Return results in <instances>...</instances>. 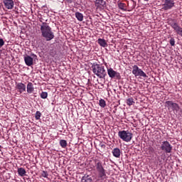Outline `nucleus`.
Wrapping results in <instances>:
<instances>
[{"label": "nucleus", "mask_w": 182, "mask_h": 182, "mask_svg": "<svg viewBox=\"0 0 182 182\" xmlns=\"http://www.w3.org/2000/svg\"><path fill=\"white\" fill-rule=\"evenodd\" d=\"M40 96H41V99H47L48 98V92H42Z\"/></svg>", "instance_id": "nucleus-26"}, {"label": "nucleus", "mask_w": 182, "mask_h": 182, "mask_svg": "<svg viewBox=\"0 0 182 182\" xmlns=\"http://www.w3.org/2000/svg\"><path fill=\"white\" fill-rule=\"evenodd\" d=\"M107 75L111 79H117L118 80H120V79H122L120 73L115 71L112 68H107Z\"/></svg>", "instance_id": "nucleus-7"}, {"label": "nucleus", "mask_w": 182, "mask_h": 182, "mask_svg": "<svg viewBox=\"0 0 182 182\" xmlns=\"http://www.w3.org/2000/svg\"><path fill=\"white\" fill-rule=\"evenodd\" d=\"M75 18L77 19V21L82 22L83 21V14L80 12H76Z\"/></svg>", "instance_id": "nucleus-19"}, {"label": "nucleus", "mask_w": 182, "mask_h": 182, "mask_svg": "<svg viewBox=\"0 0 182 182\" xmlns=\"http://www.w3.org/2000/svg\"><path fill=\"white\" fill-rule=\"evenodd\" d=\"M118 8L119 9H122V11H124L126 9V4L124 3H119L118 4Z\"/></svg>", "instance_id": "nucleus-23"}, {"label": "nucleus", "mask_w": 182, "mask_h": 182, "mask_svg": "<svg viewBox=\"0 0 182 182\" xmlns=\"http://www.w3.org/2000/svg\"><path fill=\"white\" fill-rule=\"evenodd\" d=\"M100 146L102 147V149H106V145H105L103 143H100Z\"/></svg>", "instance_id": "nucleus-32"}, {"label": "nucleus", "mask_w": 182, "mask_h": 182, "mask_svg": "<svg viewBox=\"0 0 182 182\" xmlns=\"http://www.w3.org/2000/svg\"><path fill=\"white\" fill-rule=\"evenodd\" d=\"M60 146L63 149H66V147H68V141L65 139L60 140Z\"/></svg>", "instance_id": "nucleus-20"}, {"label": "nucleus", "mask_w": 182, "mask_h": 182, "mask_svg": "<svg viewBox=\"0 0 182 182\" xmlns=\"http://www.w3.org/2000/svg\"><path fill=\"white\" fill-rule=\"evenodd\" d=\"M174 0H165L163 9H164V11L171 9V8L174 6Z\"/></svg>", "instance_id": "nucleus-9"}, {"label": "nucleus", "mask_w": 182, "mask_h": 182, "mask_svg": "<svg viewBox=\"0 0 182 182\" xmlns=\"http://www.w3.org/2000/svg\"><path fill=\"white\" fill-rule=\"evenodd\" d=\"M148 150H149V154H154L155 151L154 148H153V146H150Z\"/></svg>", "instance_id": "nucleus-29"}, {"label": "nucleus", "mask_w": 182, "mask_h": 182, "mask_svg": "<svg viewBox=\"0 0 182 182\" xmlns=\"http://www.w3.org/2000/svg\"><path fill=\"white\" fill-rule=\"evenodd\" d=\"M41 36L49 42V41H52V39L55 38V33L52 31V28L48 25L46 23H43L41 26Z\"/></svg>", "instance_id": "nucleus-2"}, {"label": "nucleus", "mask_w": 182, "mask_h": 182, "mask_svg": "<svg viewBox=\"0 0 182 182\" xmlns=\"http://www.w3.org/2000/svg\"><path fill=\"white\" fill-rule=\"evenodd\" d=\"M105 66H107V63H105Z\"/></svg>", "instance_id": "nucleus-34"}, {"label": "nucleus", "mask_w": 182, "mask_h": 182, "mask_svg": "<svg viewBox=\"0 0 182 182\" xmlns=\"http://www.w3.org/2000/svg\"><path fill=\"white\" fill-rule=\"evenodd\" d=\"M24 62L26 66H32L33 65V58L29 55L24 57Z\"/></svg>", "instance_id": "nucleus-13"}, {"label": "nucleus", "mask_w": 182, "mask_h": 182, "mask_svg": "<svg viewBox=\"0 0 182 182\" xmlns=\"http://www.w3.org/2000/svg\"><path fill=\"white\" fill-rule=\"evenodd\" d=\"M134 103V99H133V97H129L127 100V105H128V106H133Z\"/></svg>", "instance_id": "nucleus-22"}, {"label": "nucleus", "mask_w": 182, "mask_h": 182, "mask_svg": "<svg viewBox=\"0 0 182 182\" xmlns=\"http://www.w3.org/2000/svg\"><path fill=\"white\" fill-rule=\"evenodd\" d=\"M18 176H21V177H23L25 174H26V171L23 168H20L18 169Z\"/></svg>", "instance_id": "nucleus-21"}, {"label": "nucleus", "mask_w": 182, "mask_h": 182, "mask_svg": "<svg viewBox=\"0 0 182 182\" xmlns=\"http://www.w3.org/2000/svg\"><path fill=\"white\" fill-rule=\"evenodd\" d=\"M81 182H93L92 176L85 175L84 176L82 177Z\"/></svg>", "instance_id": "nucleus-17"}, {"label": "nucleus", "mask_w": 182, "mask_h": 182, "mask_svg": "<svg viewBox=\"0 0 182 182\" xmlns=\"http://www.w3.org/2000/svg\"><path fill=\"white\" fill-rule=\"evenodd\" d=\"M169 43L171 46H174L176 45V40L174 39V38H171Z\"/></svg>", "instance_id": "nucleus-28"}, {"label": "nucleus", "mask_w": 182, "mask_h": 182, "mask_svg": "<svg viewBox=\"0 0 182 182\" xmlns=\"http://www.w3.org/2000/svg\"><path fill=\"white\" fill-rule=\"evenodd\" d=\"M1 149H2V146L0 145V150H1Z\"/></svg>", "instance_id": "nucleus-33"}, {"label": "nucleus", "mask_w": 182, "mask_h": 182, "mask_svg": "<svg viewBox=\"0 0 182 182\" xmlns=\"http://www.w3.org/2000/svg\"><path fill=\"white\" fill-rule=\"evenodd\" d=\"M97 43L102 48H107V43L106 42V40L103 38H99L97 40Z\"/></svg>", "instance_id": "nucleus-18"}, {"label": "nucleus", "mask_w": 182, "mask_h": 182, "mask_svg": "<svg viewBox=\"0 0 182 182\" xmlns=\"http://www.w3.org/2000/svg\"><path fill=\"white\" fill-rule=\"evenodd\" d=\"M4 45H5V41L4 39L0 38V49L2 48V46H4Z\"/></svg>", "instance_id": "nucleus-31"}, {"label": "nucleus", "mask_w": 182, "mask_h": 182, "mask_svg": "<svg viewBox=\"0 0 182 182\" xmlns=\"http://www.w3.org/2000/svg\"><path fill=\"white\" fill-rule=\"evenodd\" d=\"M132 73L135 77H137V76H140L141 77H147L146 73H144L143 70L140 69L136 65H134L132 67Z\"/></svg>", "instance_id": "nucleus-6"}, {"label": "nucleus", "mask_w": 182, "mask_h": 182, "mask_svg": "<svg viewBox=\"0 0 182 182\" xmlns=\"http://www.w3.org/2000/svg\"><path fill=\"white\" fill-rule=\"evenodd\" d=\"M49 173L46 171H42L41 172V177H44V178H48Z\"/></svg>", "instance_id": "nucleus-25"}, {"label": "nucleus", "mask_w": 182, "mask_h": 182, "mask_svg": "<svg viewBox=\"0 0 182 182\" xmlns=\"http://www.w3.org/2000/svg\"><path fill=\"white\" fill-rule=\"evenodd\" d=\"M3 4L6 9H14L15 5L14 0H3Z\"/></svg>", "instance_id": "nucleus-12"}, {"label": "nucleus", "mask_w": 182, "mask_h": 182, "mask_svg": "<svg viewBox=\"0 0 182 182\" xmlns=\"http://www.w3.org/2000/svg\"><path fill=\"white\" fill-rule=\"evenodd\" d=\"M168 25H170V26H171L173 28V30H175L176 32H177V31L180 28V26H178L177 20L176 19L168 20Z\"/></svg>", "instance_id": "nucleus-10"}, {"label": "nucleus", "mask_w": 182, "mask_h": 182, "mask_svg": "<svg viewBox=\"0 0 182 182\" xmlns=\"http://www.w3.org/2000/svg\"><path fill=\"white\" fill-rule=\"evenodd\" d=\"M16 88L18 92L21 93H23V92H26V85L22 82H18L16 84Z\"/></svg>", "instance_id": "nucleus-11"}, {"label": "nucleus", "mask_w": 182, "mask_h": 182, "mask_svg": "<svg viewBox=\"0 0 182 182\" xmlns=\"http://www.w3.org/2000/svg\"><path fill=\"white\" fill-rule=\"evenodd\" d=\"M100 107H106V101L105 100L101 99L100 100V103H99Z\"/></svg>", "instance_id": "nucleus-24"}, {"label": "nucleus", "mask_w": 182, "mask_h": 182, "mask_svg": "<svg viewBox=\"0 0 182 182\" xmlns=\"http://www.w3.org/2000/svg\"><path fill=\"white\" fill-rule=\"evenodd\" d=\"M41 116H42V113H41L39 111H37L35 115L36 120H39V119H41Z\"/></svg>", "instance_id": "nucleus-27"}, {"label": "nucleus", "mask_w": 182, "mask_h": 182, "mask_svg": "<svg viewBox=\"0 0 182 182\" xmlns=\"http://www.w3.org/2000/svg\"><path fill=\"white\" fill-rule=\"evenodd\" d=\"M112 153L114 157H116V159H120V155L122 154V151H120V149L114 148L112 150Z\"/></svg>", "instance_id": "nucleus-15"}, {"label": "nucleus", "mask_w": 182, "mask_h": 182, "mask_svg": "<svg viewBox=\"0 0 182 182\" xmlns=\"http://www.w3.org/2000/svg\"><path fill=\"white\" fill-rule=\"evenodd\" d=\"M165 107H166L169 112H177L180 110V105L173 101H166L165 102Z\"/></svg>", "instance_id": "nucleus-5"}, {"label": "nucleus", "mask_w": 182, "mask_h": 182, "mask_svg": "<svg viewBox=\"0 0 182 182\" xmlns=\"http://www.w3.org/2000/svg\"><path fill=\"white\" fill-rule=\"evenodd\" d=\"M92 72L96 76L100 77V79H105L106 76H107V73H106V69H105V66L93 63L92 65Z\"/></svg>", "instance_id": "nucleus-3"}, {"label": "nucleus", "mask_w": 182, "mask_h": 182, "mask_svg": "<svg viewBox=\"0 0 182 182\" xmlns=\"http://www.w3.org/2000/svg\"><path fill=\"white\" fill-rule=\"evenodd\" d=\"M160 149L162 150V151H165L166 154L171 153L173 146H171V144H170V142L168 141H164L161 144Z\"/></svg>", "instance_id": "nucleus-8"}, {"label": "nucleus", "mask_w": 182, "mask_h": 182, "mask_svg": "<svg viewBox=\"0 0 182 182\" xmlns=\"http://www.w3.org/2000/svg\"><path fill=\"white\" fill-rule=\"evenodd\" d=\"M118 136L123 140V141H126L127 143L132 141V139H133V133L130 132L129 130L119 131L118 132Z\"/></svg>", "instance_id": "nucleus-4"}, {"label": "nucleus", "mask_w": 182, "mask_h": 182, "mask_svg": "<svg viewBox=\"0 0 182 182\" xmlns=\"http://www.w3.org/2000/svg\"><path fill=\"white\" fill-rule=\"evenodd\" d=\"M95 5L96 8H105L106 6V1L105 0H95Z\"/></svg>", "instance_id": "nucleus-14"}, {"label": "nucleus", "mask_w": 182, "mask_h": 182, "mask_svg": "<svg viewBox=\"0 0 182 182\" xmlns=\"http://www.w3.org/2000/svg\"><path fill=\"white\" fill-rule=\"evenodd\" d=\"M35 91V87H33V84L32 82H28L27 84V93L28 95H31V93H33Z\"/></svg>", "instance_id": "nucleus-16"}, {"label": "nucleus", "mask_w": 182, "mask_h": 182, "mask_svg": "<svg viewBox=\"0 0 182 182\" xmlns=\"http://www.w3.org/2000/svg\"><path fill=\"white\" fill-rule=\"evenodd\" d=\"M176 33H178V35H180V36H182V28L179 27L178 28V30L176 31Z\"/></svg>", "instance_id": "nucleus-30"}, {"label": "nucleus", "mask_w": 182, "mask_h": 182, "mask_svg": "<svg viewBox=\"0 0 182 182\" xmlns=\"http://www.w3.org/2000/svg\"><path fill=\"white\" fill-rule=\"evenodd\" d=\"M94 170H96L98 178H100V180H105V178H107V175L106 174V169H105V164L100 160V159H95L94 160Z\"/></svg>", "instance_id": "nucleus-1"}]
</instances>
